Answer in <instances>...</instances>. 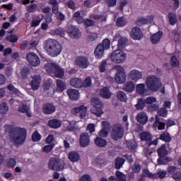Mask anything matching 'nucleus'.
Returning <instances> with one entry per match:
<instances>
[{"label":"nucleus","instance_id":"obj_54","mask_svg":"<svg viewBox=\"0 0 181 181\" xmlns=\"http://www.w3.org/2000/svg\"><path fill=\"white\" fill-rule=\"evenodd\" d=\"M110 130H107L106 129H102L100 132H99L98 135L101 138H107L108 136V132Z\"/></svg>","mask_w":181,"mask_h":181},{"label":"nucleus","instance_id":"obj_26","mask_svg":"<svg viewBox=\"0 0 181 181\" xmlns=\"http://www.w3.org/2000/svg\"><path fill=\"white\" fill-rule=\"evenodd\" d=\"M81 78H73L69 81L70 86H71V87H74V88H81Z\"/></svg>","mask_w":181,"mask_h":181},{"label":"nucleus","instance_id":"obj_2","mask_svg":"<svg viewBox=\"0 0 181 181\" xmlns=\"http://www.w3.org/2000/svg\"><path fill=\"white\" fill-rule=\"evenodd\" d=\"M10 140L16 145H22L26 141V129L22 127H14L11 129Z\"/></svg>","mask_w":181,"mask_h":181},{"label":"nucleus","instance_id":"obj_35","mask_svg":"<svg viewBox=\"0 0 181 181\" xmlns=\"http://www.w3.org/2000/svg\"><path fill=\"white\" fill-rule=\"evenodd\" d=\"M127 146L129 151H136V148H138V144L134 140L129 141L127 142Z\"/></svg>","mask_w":181,"mask_h":181},{"label":"nucleus","instance_id":"obj_21","mask_svg":"<svg viewBox=\"0 0 181 181\" xmlns=\"http://www.w3.org/2000/svg\"><path fill=\"white\" fill-rule=\"evenodd\" d=\"M136 118L137 119V122L142 125H145V124L148 122V115L144 112H139Z\"/></svg>","mask_w":181,"mask_h":181},{"label":"nucleus","instance_id":"obj_28","mask_svg":"<svg viewBox=\"0 0 181 181\" xmlns=\"http://www.w3.org/2000/svg\"><path fill=\"white\" fill-rule=\"evenodd\" d=\"M44 114H53L56 111V107L52 104L44 105L43 107Z\"/></svg>","mask_w":181,"mask_h":181},{"label":"nucleus","instance_id":"obj_22","mask_svg":"<svg viewBox=\"0 0 181 181\" xmlns=\"http://www.w3.org/2000/svg\"><path fill=\"white\" fill-rule=\"evenodd\" d=\"M67 33L71 37H78L80 30H78V28L74 27V25H70L68 27Z\"/></svg>","mask_w":181,"mask_h":181},{"label":"nucleus","instance_id":"obj_30","mask_svg":"<svg viewBox=\"0 0 181 181\" xmlns=\"http://www.w3.org/2000/svg\"><path fill=\"white\" fill-rule=\"evenodd\" d=\"M68 158L71 162H78V160H80V154L77 151H71L69 153Z\"/></svg>","mask_w":181,"mask_h":181},{"label":"nucleus","instance_id":"obj_16","mask_svg":"<svg viewBox=\"0 0 181 181\" xmlns=\"http://www.w3.org/2000/svg\"><path fill=\"white\" fill-rule=\"evenodd\" d=\"M75 64L78 67L87 69L88 67V59L86 57H78L75 60Z\"/></svg>","mask_w":181,"mask_h":181},{"label":"nucleus","instance_id":"obj_59","mask_svg":"<svg viewBox=\"0 0 181 181\" xmlns=\"http://www.w3.org/2000/svg\"><path fill=\"white\" fill-rule=\"evenodd\" d=\"M18 37L16 35H11L7 37V40H8V42H11V43L18 42Z\"/></svg>","mask_w":181,"mask_h":181},{"label":"nucleus","instance_id":"obj_40","mask_svg":"<svg viewBox=\"0 0 181 181\" xmlns=\"http://www.w3.org/2000/svg\"><path fill=\"white\" fill-rule=\"evenodd\" d=\"M168 20L170 25H176V23L177 22L176 13H170L168 15Z\"/></svg>","mask_w":181,"mask_h":181},{"label":"nucleus","instance_id":"obj_7","mask_svg":"<svg viewBox=\"0 0 181 181\" xmlns=\"http://www.w3.org/2000/svg\"><path fill=\"white\" fill-rule=\"evenodd\" d=\"M48 168L56 172L64 170V162L59 158H52L48 163Z\"/></svg>","mask_w":181,"mask_h":181},{"label":"nucleus","instance_id":"obj_43","mask_svg":"<svg viewBox=\"0 0 181 181\" xmlns=\"http://www.w3.org/2000/svg\"><path fill=\"white\" fill-rule=\"evenodd\" d=\"M158 153L160 158H163V156H166V155H168V151H166V146H161V147L158 150Z\"/></svg>","mask_w":181,"mask_h":181},{"label":"nucleus","instance_id":"obj_60","mask_svg":"<svg viewBox=\"0 0 181 181\" xmlns=\"http://www.w3.org/2000/svg\"><path fill=\"white\" fill-rule=\"evenodd\" d=\"M106 66H107V61L104 60L100 63V73H105V70H107V69L105 68Z\"/></svg>","mask_w":181,"mask_h":181},{"label":"nucleus","instance_id":"obj_23","mask_svg":"<svg viewBox=\"0 0 181 181\" xmlns=\"http://www.w3.org/2000/svg\"><path fill=\"white\" fill-rule=\"evenodd\" d=\"M162 36H163V33L161 31L157 32L155 34L151 36V43L153 45H158L159 42H160V39H162Z\"/></svg>","mask_w":181,"mask_h":181},{"label":"nucleus","instance_id":"obj_24","mask_svg":"<svg viewBox=\"0 0 181 181\" xmlns=\"http://www.w3.org/2000/svg\"><path fill=\"white\" fill-rule=\"evenodd\" d=\"M67 94L71 100H78L80 98V93L76 89H69Z\"/></svg>","mask_w":181,"mask_h":181},{"label":"nucleus","instance_id":"obj_62","mask_svg":"<svg viewBox=\"0 0 181 181\" xmlns=\"http://www.w3.org/2000/svg\"><path fill=\"white\" fill-rule=\"evenodd\" d=\"M132 169L134 173H139V172H141V165L136 163L132 167Z\"/></svg>","mask_w":181,"mask_h":181},{"label":"nucleus","instance_id":"obj_17","mask_svg":"<svg viewBox=\"0 0 181 181\" xmlns=\"http://www.w3.org/2000/svg\"><path fill=\"white\" fill-rule=\"evenodd\" d=\"M32 81H30V86L32 89L34 90H39V87H40V81H42V78L39 75H34L32 77Z\"/></svg>","mask_w":181,"mask_h":181},{"label":"nucleus","instance_id":"obj_63","mask_svg":"<svg viewBox=\"0 0 181 181\" xmlns=\"http://www.w3.org/2000/svg\"><path fill=\"white\" fill-rule=\"evenodd\" d=\"M158 115H160V117H168V111L165 108H161L158 111Z\"/></svg>","mask_w":181,"mask_h":181},{"label":"nucleus","instance_id":"obj_48","mask_svg":"<svg viewBox=\"0 0 181 181\" xmlns=\"http://www.w3.org/2000/svg\"><path fill=\"white\" fill-rule=\"evenodd\" d=\"M53 148H54V144L46 145L42 148V152H44V153H49L53 151Z\"/></svg>","mask_w":181,"mask_h":181},{"label":"nucleus","instance_id":"obj_39","mask_svg":"<svg viewBox=\"0 0 181 181\" xmlns=\"http://www.w3.org/2000/svg\"><path fill=\"white\" fill-rule=\"evenodd\" d=\"M140 139L148 142L152 139V136L148 132H143L140 134Z\"/></svg>","mask_w":181,"mask_h":181},{"label":"nucleus","instance_id":"obj_51","mask_svg":"<svg viewBox=\"0 0 181 181\" xmlns=\"http://www.w3.org/2000/svg\"><path fill=\"white\" fill-rule=\"evenodd\" d=\"M30 74V69L29 67L23 68L21 71V76L23 78H28V76Z\"/></svg>","mask_w":181,"mask_h":181},{"label":"nucleus","instance_id":"obj_8","mask_svg":"<svg viewBox=\"0 0 181 181\" xmlns=\"http://www.w3.org/2000/svg\"><path fill=\"white\" fill-rule=\"evenodd\" d=\"M91 105H93V108L90 110L92 114L96 115V117H101L104 114V111H103V102L100 101L97 98H92L91 100Z\"/></svg>","mask_w":181,"mask_h":181},{"label":"nucleus","instance_id":"obj_3","mask_svg":"<svg viewBox=\"0 0 181 181\" xmlns=\"http://www.w3.org/2000/svg\"><path fill=\"white\" fill-rule=\"evenodd\" d=\"M146 86L150 91L156 93L162 88V80L155 75H149L146 78Z\"/></svg>","mask_w":181,"mask_h":181},{"label":"nucleus","instance_id":"obj_57","mask_svg":"<svg viewBox=\"0 0 181 181\" xmlns=\"http://www.w3.org/2000/svg\"><path fill=\"white\" fill-rule=\"evenodd\" d=\"M55 35H58L59 36H61V37H64V35H66V31L64 29L59 28L54 31Z\"/></svg>","mask_w":181,"mask_h":181},{"label":"nucleus","instance_id":"obj_52","mask_svg":"<svg viewBox=\"0 0 181 181\" xmlns=\"http://www.w3.org/2000/svg\"><path fill=\"white\" fill-rule=\"evenodd\" d=\"M116 176L119 181H127V175L119 171L116 172Z\"/></svg>","mask_w":181,"mask_h":181},{"label":"nucleus","instance_id":"obj_13","mask_svg":"<svg viewBox=\"0 0 181 181\" xmlns=\"http://www.w3.org/2000/svg\"><path fill=\"white\" fill-rule=\"evenodd\" d=\"M26 58L30 64L34 66V67H37V66L40 64V58L33 52H28L26 55Z\"/></svg>","mask_w":181,"mask_h":181},{"label":"nucleus","instance_id":"obj_27","mask_svg":"<svg viewBox=\"0 0 181 181\" xmlns=\"http://www.w3.org/2000/svg\"><path fill=\"white\" fill-rule=\"evenodd\" d=\"M48 125L50 128L57 129V128H60L62 127V121L57 119H53L48 122Z\"/></svg>","mask_w":181,"mask_h":181},{"label":"nucleus","instance_id":"obj_31","mask_svg":"<svg viewBox=\"0 0 181 181\" xmlns=\"http://www.w3.org/2000/svg\"><path fill=\"white\" fill-rule=\"evenodd\" d=\"M56 84L57 91H58L59 93H63V91L66 90V83L63 81L57 79L56 81Z\"/></svg>","mask_w":181,"mask_h":181},{"label":"nucleus","instance_id":"obj_50","mask_svg":"<svg viewBox=\"0 0 181 181\" xmlns=\"http://www.w3.org/2000/svg\"><path fill=\"white\" fill-rule=\"evenodd\" d=\"M18 111L27 114L28 117H30V114H29V107L28 105H23L21 107H18Z\"/></svg>","mask_w":181,"mask_h":181},{"label":"nucleus","instance_id":"obj_58","mask_svg":"<svg viewBox=\"0 0 181 181\" xmlns=\"http://www.w3.org/2000/svg\"><path fill=\"white\" fill-rule=\"evenodd\" d=\"M91 176L88 174L83 175L78 180V181H91Z\"/></svg>","mask_w":181,"mask_h":181},{"label":"nucleus","instance_id":"obj_10","mask_svg":"<svg viewBox=\"0 0 181 181\" xmlns=\"http://www.w3.org/2000/svg\"><path fill=\"white\" fill-rule=\"evenodd\" d=\"M156 103V98L150 96L146 98V100L139 99L138 103L136 104L135 107L137 110H144L146 107V104L151 105Z\"/></svg>","mask_w":181,"mask_h":181},{"label":"nucleus","instance_id":"obj_14","mask_svg":"<svg viewBox=\"0 0 181 181\" xmlns=\"http://www.w3.org/2000/svg\"><path fill=\"white\" fill-rule=\"evenodd\" d=\"M79 145L81 148H87L90 145V135L87 132H83L80 134Z\"/></svg>","mask_w":181,"mask_h":181},{"label":"nucleus","instance_id":"obj_44","mask_svg":"<svg viewBox=\"0 0 181 181\" xmlns=\"http://www.w3.org/2000/svg\"><path fill=\"white\" fill-rule=\"evenodd\" d=\"M143 176L144 177H149L150 179H156L158 177V175L156 174H152V173L149 172L146 169L144 170Z\"/></svg>","mask_w":181,"mask_h":181},{"label":"nucleus","instance_id":"obj_47","mask_svg":"<svg viewBox=\"0 0 181 181\" xmlns=\"http://www.w3.org/2000/svg\"><path fill=\"white\" fill-rule=\"evenodd\" d=\"M9 111V107L6 103H1L0 105V114L5 115Z\"/></svg>","mask_w":181,"mask_h":181},{"label":"nucleus","instance_id":"obj_37","mask_svg":"<svg viewBox=\"0 0 181 181\" xmlns=\"http://www.w3.org/2000/svg\"><path fill=\"white\" fill-rule=\"evenodd\" d=\"M159 139L164 141V142H170L172 137H170V134L168 132H165L160 136Z\"/></svg>","mask_w":181,"mask_h":181},{"label":"nucleus","instance_id":"obj_42","mask_svg":"<svg viewBox=\"0 0 181 181\" xmlns=\"http://www.w3.org/2000/svg\"><path fill=\"white\" fill-rule=\"evenodd\" d=\"M170 64L172 67H179V64H180L179 58H177V57L175 55L173 56L170 59Z\"/></svg>","mask_w":181,"mask_h":181},{"label":"nucleus","instance_id":"obj_64","mask_svg":"<svg viewBox=\"0 0 181 181\" xmlns=\"http://www.w3.org/2000/svg\"><path fill=\"white\" fill-rule=\"evenodd\" d=\"M173 178L176 181H179L181 180V171L176 172L173 175Z\"/></svg>","mask_w":181,"mask_h":181},{"label":"nucleus","instance_id":"obj_45","mask_svg":"<svg viewBox=\"0 0 181 181\" xmlns=\"http://www.w3.org/2000/svg\"><path fill=\"white\" fill-rule=\"evenodd\" d=\"M116 25L119 28L125 26L127 25V20L124 17H119L116 21Z\"/></svg>","mask_w":181,"mask_h":181},{"label":"nucleus","instance_id":"obj_38","mask_svg":"<svg viewBox=\"0 0 181 181\" xmlns=\"http://www.w3.org/2000/svg\"><path fill=\"white\" fill-rule=\"evenodd\" d=\"M155 18V16L153 14L148 16L146 18H142L140 19V21L141 23L146 24V23H152L153 22V19Z\"/></svg>","mask_w":181,"mask_h":181},{"label":"nucleus","instance_id":"obj_9","mask_svg":"<svg viewBox=\"0 0 181 181\" xmlns=\"http://www.w3.org/2000/svg\"><path fill=\"white\" fill-rule=\"evenodd\" d=\"M111 136L114 141H118L124 136V127H122V124H117L113 126Z\"/></svg>","mask_w":181,"mask_h":181},{"label":"nucleus","instance_id":"obj_56","mask_svg":"<svg viewBox=\"0 0 181 181\" xmlns=\"http://www.w3.org/2000/svg\"><path fill=\"white\" fill-rule=\"evenodd\" d=\"M66 129L71 132H73L75 129H77V126H76V122H69V124L66 127Z\"/></svg>","mask_w":181,"mask_h":181},{"label":"nucleus","instance_id":"obj_12","mask_svg":"<svg viewBox=\"0 0 181 181\" xmlns=\"http://www.w3.org/2000/svg\"><path fill=\"white\" fill-rule=\"evenodd\" d=\"M114 42H118L117 45V49L119 50H124L125 49V46H127V37L121 36L119 33L115 34L114 39Z\"/></svg>","mask_w":181,"mask_h":181},{"label":"nucleus","instance_id":"obj_15","mask_svg":"<svg viewBox=\"0 0 181 181\" xmlns=\"http://www.w3.org/2000/svg\"><path fill=\"white\" fill-rule=\"evenodd\" d=\"M130 36L134 40H141L144 39V33L139 27H134L132 29Z\"/></svg>","mask_w":181,"mask_h":181},{"label":"nucleus","instance_id":"obj_61","mask_svg":"<svg viewBox=\"0 0 181 181\" xmlns=\"http://www.w3.org/2000/svg\"><path fill=\"white\" fill-rule=\"evenodd\" d=\"M98 39V35L97 33H92L88 36V42H94V40H97Z\"/></svg>","mask_w":181,"mask_h":181},{"label":"nucleus","instance_id":"obj_32","mask_svg":"<svg viewBox=\"0 0 181 181\" xmlns=\"http://www.w3.org/2000/svg\"><path fill=\"white\" fill-rule=\"evenodd\" d=\"M117 98L119 100V101H122V103H127L128 96H127V93H125V92L119 90L117 93Z\"/></svg>","mask_w":181,"mask_h":181},{"label":"nucleus","instance_id":"obj_33","mask_svg":"<svg viewBox=\"0 0 181 181\" xmlns=\"http://www.w3.org/2000/svg\"><path fill=\"white\" fill-rule=\"evenodd\" d=\"M165 126H166V124L165 123L159 122V117L158 116H156V122L153 125V128H158V129H159V131H162V130L165 129Z\"/></svg>","mask_w":181,"mask_h":181},{"label":"nucleus","instance_id":"obj_29","mask_svg":"<svg viewBox=\"0 0 181 181\" xmlns=\"http://www.w3.org/2000/svg\"><path fill=\"white\" fill-rule=\"evenodd\" d=\"M100 95H101L103 98L108 100V99L111 98L112 93L110 91V89H108V88L105 87V88L100 89Z\"/></svg>","mask_w":181,"mask_h":181},{"label":"nucleus","instance_id":"obj_6","mask_svg":"<svg viewBox=\"0 0 181 181\" xmlns=\"http://www.w3.org/2000/svg\"><path fill=\"white\" fill-rule=\"evenodd\" d=\"M114 70L117 71L115 76V80L118 84H124L127 81V74H125V68L121 65H115L113 67Z\"/></svg>","mask_w":181,"mask_h":181},{"label":"nucleus","instance_id":"obj_20","mask_svg":"<svg viewBox=\"0 0 181 181\" xmlns=\"http://www.w3.org/2000/svg\"><path fill=\"white\" fill-rule=\"evenodd\" d=\"M105 50L103 44L98 45L94 51L95 57H96V59H103V57H104Z\"/></svg>","mask_w":181,"mask_h":181},{"label":"nucleus","instance_id":"obj_19","mask_svg":"<svg viewBox=\"0 0 181 181\" xmlns=\"http://www.w3.org/2000/svg\"><path fill=\"white\" fill-rule=\"evenodd\" d=\"M72 114H79L81 118H84L87 115V107L84 105H81L78 107H74L72 110Z\"/></svg>","mask_w":181,"mask_h":181},{"label":"nucleus","instance_id":"obj_11","mask_svg":"<svg viewBox=\"0 0 181 181\" xmlns=\"http://www.w3.org/2000/svg\"><path fill=\"white\" fill-rule=\"evenodd\" d=\"M127 77L129 78V80H132V81L136 83V81L142 80V78L144 77V73L137 69H132L128 73Z\"/></svg>","mask_w":181,"mask_h":181},{"label":"nucleus","instance_id":"obj_53","mask_svg":"<svg viewBox=\"0 0 181 181\" xmlns=\"http://www.w3.org/2000/svg\"><path fill=\"white\" fill-rule=\"evenodd\" d=\"M6 165L8 168H15V166H16V160L13 158H9L6 161Z\"/></svg>","mask_w":181,"mask_h":181},{"label":"nucleus","instance_id":"obj_4","mask_svg":"<svg viewBox=\"0 0 181 181\" xmlns=\"http://www.w3.org/2000/svg\"><path fill=\"white\" fill-rule=\"evenodd\" d=\"M45 70L49 74H54L57 78H62V77H64V71L56 63L47 64Z\"/></svg>","mask_w":181,"mask_h":181},{"label":"nucleus","instance_id":"obj_1","mask_svg":"<svg viewBox=\"0 0 181 181\" xmlns=\"http://www.w3.org/2000/svg\"><path fill=\"white\" fill-rule=\"evenodd\" d=\"M43 49L50 57H57L62 53L63 47L57 40L49 38L44 41Z\"/></svg>","mask_w":181,"mask_h":181},{"label":"nucleus","instance_id":"obj_49","mask_svg":"<svg viewBox=\"0 0 181 181\" xmlns=\"http://www.w3.org/2000/svg\"><path fill=\"white\" fill-rule=\"evenodd\" d=\"M42 139V136L39 132H34L33 135H32V141L33 142H39Z\"/></svg>","mask_w":181,"mask_h":181},{"label":"nucleus","instance_id":"obj_5","mask_svg":"<svg viewBox=\"0 0 181 181\" xmlns=\"http://www.w3.org/2000/svg\"><path fill=\"white\" fill-rule=\"evenodd\" d=\"M110 60L116 64H121L127 60V53L122 49H115L110 55Z\"/></svg>","mask_w":181,"mask_h":181},{"label":"nucleus","instance_id":"obj_46","mask_svg":"<svg viewBox=\"0 0 181 181\" xmlns=\"http://www.w3.org/2000/svg\"><path fill=\"white\" fill-rule=\"evenodd\" d=\"M100 45H102V47H103L105 50H108L111 46V40L108 38H105L103 40V43H100Z\"/></svg>","mask_w":181,"mask_h":181},{"label":"nucleus","instance_id":"obj_55","mask_svg":"<svg viewBox=\"0 0 181 181\" xmlns=\"http://www.w3.org/2000/svg\"><path fill=\"white\" fill-rule=\"evenodd\" d=\"M156 175H157V177H160V179H163L164 177H166L168 172H166V170H160Z\"/></svg>","mask_w":181,"mask_h":181},{"label":"nucleus","instance_id":"obj_25","mask_svg":"<svg viewBox=\"0 0 181 181\" xmlns=\"http://www.w3.org/2000/svg\"><path fill=\"white\" fill-rule=\"evenodd\" d=\"M123 90L127 93H133L135 91V83L132 81L126 82L123 85Z\"/></svg>","mask_w":181,"mask_h":181},{"label":"nucleus","instance_id":"obj_41","mask_svg":"<svg viewBox=\"0 0 181 181\" xmlns=\"http://www.w3.org/2000/svg\"><path fill=\"white\" fill-rule=\"evenodd\" d=\"M124 163H125V160H124V158H116L115 163L116 169H121Z\"/></svg>","mask_w":181,"mask_h":181},{"label":"nucleus","instance_id":"obj_36","mask_svg":"<svg viewBox=\"0 0 181 181\" xmlns=\"http://www.w3.org/2000/svg\"><path fill=\"white\" fill-rule=\"evenodd\" d=\"M81 88L84 87L85 88H91L93 86V82L91 81V78H86L81 83Z\"/></svg>","mask_w":181,"mask_h":181},{"label":"nucleus","instance_id":"obj_18","mask_svg":"<svg viewBox=\"0 0 181 181\" xmlns=\"http://www.w3.org/2000/svg\"><path fill=\"white\" fill-rule=\"evenodd\" d=\"M136 91L140 95H149V90L146 89L145 83H139L136 86Z\"/></svg>","mask_w":181,"mask_h":181},{"label":"nucleus","instance_id":"obj_34","mask_svg":"<svg viewBox=\"0 0 181 181\" xmlns=\"http://www.w3.org/2000/svg\"><path fill=\"white\" fill-rule=\"evenodd\" d=\"M95 144L100 148H104L105 146H107V141L100 137H96L95 139Z\"/></svg>","mask_w":181,"mask_h":181}]
</instances>
